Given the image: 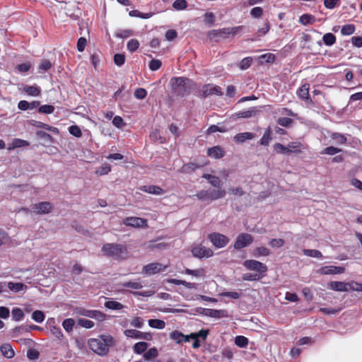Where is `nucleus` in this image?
<instances>
[{
	"label": "nucleus",
	"instance_id": "f257e3e1",
	"mask_svg": "<svg viewBox=\"0 0 362 362\" xmlns=\"http://www.w3.org/2000/svg\"><path fill=\"white\" fill-rule=\"evenodd\" d=\"M112 338L103 337L101 339H90L88 341L89 348L100 356H105L109 351V346L112 344Z\"/></svg>",
	"mask_w": 362,
	"mask_h": 362
},
{
	"label": "nucleus",
	"instance_id": "f03ea898",
	"mask_svg": "<svg viewBox=\"0 0 362 362\" xmlns=\"http://www.w3.org/2000/svg\"><path fill=\"white\" fill-rule=\"evenodd\" d=\"M189 80L184 77H173L170 80L172 89L175 93L182 96L187 90Z\"/></svg>",
	"mask_w": 362,
	"mask_h": 362
},
{
	"label": "nucleus",
	"instance_id": "7ed1b4c3",
	"mask_svg": "<svg viewBox=\"0 0 362 362\" xmlns=\"http://www.w3.org/2000/svg\"><path fill=\"white\" fill-rule=\"evenodd\" d=\"M102 250L106 255L116 258H121L126 253V247L119 244H105Z\"/></svg>",
	"mask_w": 362,
	"mask_h": 362
},
{
	"label": "nucleus",
	"instance_id": "20e7f679",
	"mask_svg": "<svg viewBox=\"0 0 362 362\" xmlns=\"http://www.w3.org/2000/svg\"><path fill=\"white\" fill-rule=\"evenodd\" d=\"M226 195L225 190L218 189H209V190H202L199 192L196 197L202 201L211 200L214 201L216 199H221L224 197Z\"/></svg>",
	"mask_w": 362,
	"mask_h": 362
},
{
	"label": "nucleus",
	"instance_id": "39448f33",
	"mask_svg": "<svg viewBox=\"0 0 362 362\" xmlns=\"http://www.w3.org/2000/svg\"><path fill=\"white\" fill-rule=\"evenodd\" d=\"M208 238L213 245L217 248H222L229 243V238L219 233H213L208 235Z\"/></svg>",
	"mask_w": 362,
	"mask_h": 362
},
{
	"label": "nucleus",
	"instance_id": "423d86ee",
	"mask_svg": "<svg viewBox=\"0 0 362 362\" xmlns=\"http://www.w3.org/2000/svg\"><path fill=\"white\" fill-rule=\"evenodd\" d=\"M243 266L248 270H252L259 272L260 275L261 274H264L267 271V267L264 264L255 259L245 260L243 262Z\"/></svg>",
	"mask_w": 362,
	"mask_h": 362
},
{
	"label": "nucleus",
	"instance_id": "0eeeda50",
	"mask_svg": "<svg viewBox=\"0 0 362 362\" xmlns=\"http://www.w3.org/2000/svg\"><path fill=\"white\" fill-rule=\"evenodd\" d=\"M221 88L217 86L204 85L198 91V95L206 98L212 95H222Z\"/></svg>",
	"mask_w": 362,
	"mask_h": 362
},
{
	"label": "nucleus",
	"instance_id": "6e6552de",
	"mask_svg": "<svg viewBox=\"0 0 362 362\" xmlns=\"http://www.w3.org/2000/svg\"><path fill=\"white\" fill-rule=\"evenodd\" d=\"M253 242V237L248 233H240L236 238L234 243V247L236 250L247 247Z\"/></svg>",
	"mask_w": 362,
	"mask_h": 362
},
{
	"label": "nucleus",
	"instance_id": "1a4fd4ad",
	"mask_svg": "<svg viewBox=\"0 0 362 362\" xmlns=\"http://www.w3.org/2000/svg\"><path fill=\"white\" fill-rule=\"evenodd\" d=\"M167 266H164L158 262H153L145 265L143 267V272L148 276H151L158 274L161 272H164Z\"/></svg>",
	"mask_w": 362,
	"mask_h": 362
},
{
	"label": "nucleus",
	"instance_id": "9d476101",
	"mask_svg": "<svg viewBox=\"0 0 362 362\" xmlns=\"http://www.w3.org/2000/svg\"><path fill=\"white\" fill-rule=\"evenodd\" d=\"M31 208L37 214H47L52 211L53 206L49 202H42L33 204Z\"/></svg>",
	"mask_w": 362,
	"mask_h": 362
},
{
	"label": "nucleus",
	"instance_id": "9b49d317",
	"mask_svg": "<svg viewBox=\"0 0 362 362\" xmlns=\"http://www.w3.org/2000/svg\"><path fill=\"white\" fill-rule=\"evenodd\" d=\"M192 253L194 257L198 258L210 257L214 255L211 249L202 245H197L192 249Z\"/></svg>",
	"mask_w": 362,
	"mask_h": 362
},
{
	"label": "nucleus",
	"instance_id": "f8f14e48",
	"mask_svg": "<svg viewBox=\"0 0 362 362\" xmlns=\"http://www.w3.org/2000/svg\"><path fill=\"white\" fill-rule=\"evenodd\" d=\"M124 334L127 337L135 339H142L150 341L152 339V335L148 332H141L136 329H127L124 331Z\"/></svg>",
	"mask_w": 362,
	"mask_h": 362
},
{
	"label": "nucleus",
	"instance_id": "ddd939ff",
	"mask_svg": "<svg viewBox=\"0 0 362 362\" xmlns=\"http://www.w3.org/2000/svg\"><path fill=\"white\" fill-rule=\"evenodd\" d=\"M345 269L342 267L325 266L319 269L317 272L321 275L342 274Z\"/></svg>",
	"mask_w": 362,
	"mask_h": 362
},
{
	"label": "nucleus",
	"instance_id": "4468645a",
	"mask_svg": "<svg viewBox=\"0 0 362 362\" xmlns=\"http://www.w3.org/2000/svg\"><path fill=\"white\" fill-rule=\"evenodd\" d=\"M123 223L126 226L136 228L145 227L147 226V221L139 217H127L124 220Z\"/></svg>",
	"mask_w": 362,
	"mask_h": 362
},
{
	"label": "nucleus",
	"instance_id": "2eb2a0df",
	"mask_svg": "<svg viewBox=\"0 0 362 362\" xmlns=\"http://www.w3.org/2000/svg\"><path fill=\"white\" fill-rule=\"evenodd\" d=\"M309 88H310L309 84L304 83L297 90V95L299 98L306 101L308 103L313 104V100L310 98Z\"/></svg>",
	"mask_w": 362,
	"mask_h": 362
},
{
	"label": "nucleus",
	"instance_id": "dca6fc26",
	"mask_svg": "<svg viewBox=\"0 0 362 362\" xmlns=\"http://www.w3.org/2000/svg\"><path fill=\"white\" fill-rule=\"evenodd\" d=\"M229 35V28H224L219 30H212L209 32L208 36L210 39L218 37L226 38Z\"/></svg>",
	"mask_w": 362,
	"mask_h": 362
},
{
	"label": "nucleus",
	"instance_id": "f3484780",
	"mask_svg": "<svg viewBox=\"0 0 362 362\" xmlns=\"http://www.w3.org/2000/svg\"><path fill=\"white\" fill-rule=\"evenodd\" d=\"M349 283L342 281H330L328 284L329 288L336 291H348Z\"/></svg>",
	"mask_w": 362,
	"mask_h": 362
},
{
	"label": "nucleus",
	"instance_id": "a211bd4d",
	"mask_svg": "<svg viewBox=\"0 0 362 362\" xmlns=\"http://www.w3.org/2000/svg\"><path fill=\"white\" fill-rule=\"evenodd\" d=\"M255 137V134L251 132H244V133H239L237 134L234 138L233 140L237 144H242L245 142L246 140H252Z\"/></svg>",
	"mask_w": 362,
	"mask_h": 362
},
{
	"label": "nucleus",
	"instance_id": "6ab92c4d",
	"mask_svg": "<svg viewBox=\"0 0 362 362\" xmlns=\"http://www.w3.org/2000/svg\"><path fill=\"white\" fill-rule=\"evenodd\" d=\"M140 189L141 191L152 194L160 195L164 193L163 190L160 187L156 185H145L142 186Z\"/></svg>",
	"mask_w": 362,
	"mask_h": 362
},
{
	"label": "nucleus",
	"instance_id": "aec40b11",
	"mask_svg": "<svg viewBox=\"0 0 362 362\" xmlns=\"http://www.w3.org/2000/svg\"><path fill=\"white\" fill-rule=\"evenodd\" d=\"M0 351L3 356L7 358H12L15 352L10 344H4L0 346Z\"/></svg>",
	"mask_w": 362,
	"mask_h": 362
},
{
	"label": "nucleus",
	"instance_id": "412c9836",
	"mask_svg": "<svg viewBox=\"0 0 362 362\" xmlns=\"http://www.w3.org/2000/svg\"><path fill=\"white\" fill-rule=\"evenodd\" d=\"M208 156L214 158H221L224 156L223 150L219 146H214L208 149Z\"/></svg>",
	"mask_w": 362,
	"mask_h": 362
},
{
	"label": "nucleus",
	"instance_id": "4be33fe9",
	"mask_svg": "<svg viewBox=\"0 0 362 362\" xmlns=\"http://www.w3.org/2000/svg\"><path fill=\"white\" fill-rule=\"evenodd\" d=\"M206 316L215 318H222L228 316V313L225 310H214L210 309L209 311H206Z\"/></svg>",
	"mask_w": 362,
	"mask_h": 362
},
{
	"label": "nucleus",
	"instance_id": "5701e85b",
	"mask_svg": "<svg viewBox=\"0 0 362 362\" xmlns=\"http://www.w3.org/2000/svg\"><path fill=\"white\" fill-rule=\"evenodd\" d=\"M270 253V250L264 246L257 247L252 252V255L255 257L269 256Z\"/></svg>",
	"mask_w": 362,
	"mask_h": 362
},
{
	"label": "nucleus",
	"instance_id": "b1692460",
	"mask_svg": "<svg viewBox=\"0 0 362 362\" xmlns=\"http://www.w3.org/2000/svg\"><path fill=\"white\" fill-rule=\"evenodd\" d=\"M23 91L28 95L32 96H38L40 94V89L35 86L25 85L23 88Z\"/></svg>",
	"mask_w": 362,
	"mask_h": 362
},
{
	"label": "nucleus",
	"instance_id": "393cba45",
	"mask_svg": "<svg viewBox=\"0 0 362 362\" xmlns=\"http://www.w3.org/2000/svg\"><path fill=\"white\" fill-rule=\"evenodd\" d=\"M258 110L255 107H252L247 110L239 112L237 116L239 118H250L255 116Z\"/></svg>",
	"mask_w": 362,
	"mask_h": 362
},
{
	"label": "nucleus",
	"instance_id": "a878e982",
	"mask_svg": "<svg viewBox=\"0 0 362 362\" xmlns=\"http://www.w3.org/2000/svg\"><path fill=\"white\" fill-rule=\"evenodd\" d=\"M148 325L156 329H163L165 326V322L163 320L158 319H151L148 321Z\"/></svg>",
	"mask_w": 362,
	"mask_h": 362
},
{
	"label": "nucleus",
	"instance_id": "bb28decb",
	"mask_svg": "<svg viewBox=\"0 0 362 362\" xmlns=\"http://www.w3.org/2000/svg\"><path fill=\"white\" fill-rule=\"evenodd\" d=\"M315 21V18L310 14H303L300 17L299 22L304 25L308 24H313Z\"/></svg>",
	"mask_w": 362,
	"mask_h": 362
},
{
	"label": "nucleus",
	"instance_id": "cd10ccee",
	"mask_svg": "<svg viewBox=\"0 0 362 362\" xmlns=\"http://www.w3.org/2000/svg\"><path fill=\"white\" fill-rule=\"evenodd\" d=\"M271 134H272L271 128L268 127L265 130V132L263 134V136L260 139L261 145H262V146H268L269 145L270 141L272 140Z\"/></svg>",
	"mask_w": 362,
	"mask_h": 362
},
{
	"label": "nucleus",
	"instance_id": "c85d7f7f",
	"mask_svg": "<svg viewBox=\"0 0 362 362\" xmlns=\"http://www.w3.org/2000/svg\"><path fill=\"white\" fill-rule=\"evenodd\" d=\"M105 306L110 310H122L124 308V305L115 300H108L105 303Z\"/></svg>",
	"mask_w": 362,
	"mask_h": 362
},
{
	"label": "nucleus",
	"instance_id": "c756f323",
	"mask_svg": "<svg viewBox=\"0 0 362 362\" xmlns=\"http://www.w3.org/2000/svg\"><path fill=\"white\" fill-rule=\"evenodd\" d=\"M7 286L11 291H14L16 293H18V292L22 291L24 288L27 287L23 283H13V282L8 283Z\"/></svg>",
	"mask_w": 362,
	"mask_h": 362
},
{
	"label": "nucleus",
	"instance_id": "7c9ffc66",
	"mask_svg": "<svg viewBox=\"0 0 362 362\" xmlns=\"http://www.w3.org/2000/svg\"><path fill=\"white\" fill-rule=\"evenodd\" d=\"M147 348L148 344L144 341L136 343L133 347L134 352L139 354H141L143 352H144Z\"/></svg>",
	"mask_w": 362,
	"mask_h": 362
},
{
	"label": "nucleus",
	"instance_id": "2f4dec72",
	"mask_svg": "<svg viewBox=\"0 0 362 362\" xmlns=\"http://www.w3.org/2000/svg\"><path fill=\"white\" fill-rule=\"evenodd\" d=\"M324 43L327 46L334 45L336 42V37L332 33H326L322 37Z\"/></svg>",
	"mask_w": 362,
	"mask_h": 362
},
{
	"label": "nucleus",
	"instance_id": "473e14b6",
	"mask_svg": "<svg viewBox=\"0 0 362 362\" xmlns=\"http://www.w3.org/2000/svg\"><path fill=\"white\" fill-rule=\"evenodd\" d=\"M303 252L305 255L312 257L320 258L322 257V255L320 251L317 250L313 249H304Z\"/></svg>",
	"mask_w": 362,
	"mask_h": 362
},
{
	"label": "nucleus",
	"instance_id": "72a5a7b5",
	"mask_svg": "<svg viewBox=\"0 0 362 362\" xmlns=\"http://www.w3.org/2000/svg\"><path fill=\"white\" fill-rule=\"evenodd\" d=\"M36 135L38 138L43 139L47 143H52L54 141L52 136L44 131H37Z\"/></svg>",
	"mask_w": 362,
	"mask_h": 362
},
{
	"label": "nucleus",
	"instance_id": "f704fd0d",
	"mask_svg": "<svg viewBox=\"0 0 362 362\" xmlns=\"http://www.w3.org/2000/svg\"><path fill=\"white\" fill-rule=\"evenodd\" d=\"M274 148L277 153L286 154L292 152V150L289 149V148L285 147L279 143L274 144Z\"/></svg>",
	"mask_w": 362,
	"mask_h": 362
},
{
	"label": "nucleus",
	"instance_id": "c9c22d12",
	"mask_svg": "<svg viewBox=\"0 0 362 362\" xmlns=\"http://www.w3.org/2000/svg\"><path fill=\"white\" fill-rule=\"evenodd\" d=\"M198 168H199V165H198L197 164L194 163H189L182 166V171L185 173H190L194 171Z\"/></svg>",
	"mask_w": 362,
	"mask_h": 362
},
{
	"label": "nucleus",
	"instance_id": "e433bc0d",
	"mask_svg": "<svg viewBox=\"0 0 362 362\" xmlns=\"http://www.w3.org/2000/svg\"><path fill=\"white\" fill-rule=\"evenodd\" d=\"M235 344L241 348L247 346L248 344V339L244 336H237L235 338Z\"/></svg>",
	"mask_w": 362,
	"mask_h": 362
},
{
	"label": "nucleus",
	"instance_id": "4c0bfd02",
	"mask_svg": "<svg viewBox=\"0 0 362 362\" xmlns=\"http://www.w3.org/2000/svg\"><path fill=\"white\" fill-rule=\"evenodd\" d=\"M184 337L185 334L177 330L173 331L170 334V339L175 340L177 344H180L183 341Z\"/></svg>",
	"mask_w": 362,
	"mask_h": 362
},
{
	"label": "nucleus",
	"instance_id": "58836bf2",
	"mask_svg": "<svg viewBox=\"0 0 362 362\" xmlns=\"http://www.w3.org/2000/svg\"><path fill=\"white\" fill-rule=\"evenodd\" d=\"M263 276L259 274L246 273L243 276L244 281H259Z\"/></svg>",
	"mask_w": 362,
	"mask_h": 362
},
{
	"label": "nucleus",
	"instance_id": "ea45409f",
	"mask_svg": "<svg viewBox=\"0 0 362 362\" xmlns=\"http://www.w3.org/2000/svg\"><path fill=\"white\" fill-rule=\"evenodd\" d=\"M355 26L353 24L345 25L341 28V33L343 35H349L354 33Z\"/></svg>",
	"mask_w": 362,
	"mask_h": 362
},
{
	"label": "nucleus",
	"instance_id": "a19ab883",
	"mask_svg": "<svg viewBox=\"0 0 362 362\" xmlns=\"http://www.w3.org/2000/svg\"><path fill=\"white\" fill-rule=\"evenodd\" d=\"M75 322L72 318H67L63 321L62 326L64 329L69 332L73 329Z\"/></svg>",
	"mask_w": 362,
	"mask_h": 362
},
{
	"label": "nucleus",
	"instance_id": "79ce46f5",
	"mask_svg": "<svg viewBox=\"0 0 362 362\" xmlns=\"http://www.w3.org/2000/svg\"><path fill=\"white\" fill-rule=\"evenodd\" d=\"M285 243L282 238H273L269 242V245L273 248L281 247Z\"/></svg>",
	"mask_w": 362,
	"mask_h": 362
},
{
	"label": "nucleus",
	"instance_id": "37998d69",
	"mask_svg": "<svg viewBox=\"0 0 362 362\" xmlns=\"http://www.w3.org/2000/svg\"><path fill=\"white\" fill-rule=\"evenodd\" d=\"M209 329H201L198 332L196 333H191V338L192 339H198V337H200L203 339H206L209 334Z\"/></svg>",
	"mask_w": 362,
	"mask_h": 362
},
{
	"label": "nucleus",
	"instance_id": "c03bdc74",
	"mask_svg": "<svg viewBox=\"0 0 362 362\" xmlns=\"http://www.w3.org/2000/svg\"><path fill=\"white\" fill-rule=\"evenodd\" d=\"M187 6L186 0H175L173 4V7L175 10H183L187 8Z\"/></svg>",
	"mask_w": 362,
	"mask_h": 362
},
{
	"label": "nucleus",
	"instance_id": "a18cd8bd",
	"mask_svg": "<svg viewBox=\"0 0 362 362\" xmlns=\"http://www.w3.org/2000/svg\"><path fill=\"white\" fill-rule=\"evenodd\" d=\"M12 148H19L23 146H28L29 142L21 139H14L12 141Z\"/></svg>",
	"mask_w": 362,
	"mask_h": 362
},
{
	"label": "nucleus",
	"instance_id": "49530a36",
	"mask_svg": "<svg viewBox=\"0 0 362 362\" xmlns=\"http://www.w3.org/2000/svg\"><path fill=\"white\" fill-rule=\"evenodd\" d=\"M24 316V313L21 308H16L12 310V317L16 321L21 320Z\"/></svg>",
	"mask_w": 362,
	"mask_h": 362
},
{
	"label": "nucleus",
	"instance_id": "de8ad7c7",
	"mask_svg": "<svg viewBox=\"0 0 362 362\" xmlns=\"http://www.w3.org/2000/svg\"><path fill=\"white\" fill-rule=\"evenodd\" d=\"M252 62V57H245L241 60V62L240 63V68L242 70H245L251 66Z\"/></svg>",
	"mask_w": 362,
	"mask_h": 362
},
{
	"label": "nucleus",
	"instance_id": "09e8293b",
	"mask_svg": "<svg viewBox=\"0 0 362 362\" xmlns=\"http://www.w3.org/2000/svg\"><path fill=\"white\" fill-rule=\"evenodd\" d=\"M139 46V42L136 39H132L127 43V49L131 52L136 51Z\"/></svg>",
	"mask_w": 362,
	"mask_h": 362
},
{
	"label": "nucleus",
	"instance_id": "8fccbe9b",
	"mask_svg": "<svg viewBox=\"0 0 362 362\" xmlns=\"http://www.w3.org/2000/svg\"><path fill=\"white\" fill-rule=\"evenodd\" d=\"M32 318L37 322L40 323L45 320V315L40 310H35L32 314Z\"/></svg>",
	"mask_w": 362,
	"mask_h": 362
},
{
	"label": "nucleus",
	"instance_id": "3c124183",
	"mask_svg": "<svg viewBox=\"0 0 362 362\" xmlns=\"http://www.w3.org/2000/svg\"><path fill=\"white\" fill-rule=\"evenodd\" d=\"M54 107L51 105H44L39 107L38 111L40 113L51 114L54 112Z\"/></svg>",
	"mask_w": 362,
	"mask_h": 362
},
{
	"label": "nucleus",
	"instance_id": "603ef678",
	"mask_svg": "<svg viewBox=\"0 0 362 362\" xmlns=\"http://www.w3.org/2000/svg\"><path fill=\"white\" fill-rule=\"evenodd\" d=\"M91 318H94L98 321H103L105 320L106 315L105 313L98 311V310H93L91 313Z\"/></svg>",
	"mask_w": 362,
	"mask_h": 362
},
{
	"label": "nucleus",
	"instance_id": "864d4df0",
	"mask_svg": "<svg viewBox=\"0 0 362 362\" xmlns=\"http://www.w3.org/2000/svg\"><path fill=\"white\" fill-rule=\"evenodd\" d=\"M158 356V351L156 348H151L148 350L144 355L146 360H150L152 358H156Z\"/></svg>",
	"mask_w": 362,
	"mask_h": 362
},
{
	"label": "nucleus",
	"instance_id": "5fc2aeb1",
	"mask_svg": "<svg viewBox=\"0 0 362 362\" xmlns=\"http://www.w3.org/2000/svg\"><path fill=\"white\" fill-rule=\"evenodd\" d=\"M185 274H189V275H192L194 276H201L204 275V271L203 269H195V270L186 269Z\"/></svg>",
	"mask_w": 362,
	"mask_h": 362
},
{
	"label": "nucleus",
	"instance_id": "6e6d98bb",
	"mask_svg": "<svg viewBox=\"0 0 362 362\" xmlns=\"http://www.w3.org/2000/svg\"><path fill=\"white\" fill-rule=\"evenodd\" d=\"M78 325L85 328H92L94 326V322L87 319H79Z\"/></svg>",
	"mask_w": 362,
	"mask_h": 362
},
{
	"label": "nucleus",
	"instance_id": "4d7b16f0",
	"mask_svg": "<svg viewBox=\"0 0 362 362\" xmlns=\"http://www.w3.org/2000/svg\"><path fill=\"white\" fill-rule=\"evenodd\" d=\"M162 65L159 59H152L149 63V69L151 71H156L160 68Z\"/></svg>",
	"mask_w": 362,
	"mask_h": 362
},
{
	"label": "nucleus",
	"instance_id": "13d9d810",
	"mask_svg": "<svg viewBox=\"0 0 362 362\" xmlns=\"http://www.w3.org/2000/svg\"><path fill=\"white\" fill-rule=\"evenodd\" d=\"M125 62V57L122 54H116L114 56V62L117 66H122L124 64Z\"/></svg>",
	"mask_w": 362,
	"mask_h": 362
},
{
	"label": "nucleus",
	"instance_id": "bf43d9fd",
	"mask_svg": "<svg viewBox=\"0 0 362 362\" xmlns=\"http://www.w3.org/2000/svg\"><path fill=\"white\" fill-rule=\"evenodd\" d=\"M341 151V149H340V148H336L334 146H329V147L325 148L323 150L322 153L328 154V155H334Z\"/></svg>",
	"mask_w": 362,
	"mask_h": 362
},
{
	"label": "nucleus",
	"instance_id": "052dcab7",
	"mask_svg": "<svg viewBox=\"0 0 362 362\" xmlns=\"http://www.w3.org/2000/svg\"><path fill=\"white\" fill-rule=\"evenodd\" d=\"M69 132L76 137H80L82 135L81 129L76 125H72L69 127Z\"/></svg>",
	"mask_w": 362,
	"mask_h": 362
},
{
	"label": "nucleus",
	"instance_id": "680f3d73",
	"mask_svg": "<svg viewBox=\"0 0 362 362\" xmlns=\"http://www.w3.org/2000/svg\"><path fill=\"white\" fill-rule=\"evenodd\" d=\"M147 95V92L146 90L144 89V88H137L135 92H134V96L137 98V99H144L146 98Z\"/></svg>",
	"mask_w": 362,
	"mask_h": 362
},
{
	"label": "nucleus",
	"instance_id": "e2e57ef3",
	"mask_svg": "<svg viewBox=\"0 0 362 362\" xmlns=\"http://www.w3.org/2000/svg\"><path fill=\"white\" fill-rule=\"evenodd\" d=\"M332 138L337 141L338 144H345L346 142V138L339 133H334L332 136Z\"/></svg>",
	"mask_w": 362,
	"mask_h": 362
},
{
	"label": "nucleus",
	"instance_id": "0e129e2a",
	"mask_svg": "<svg viewBox=\"0 0 362 362\" xmlns=\"http://www.w3.org/2000/svg\"><path fill=\"white\" fill-rule=\"evenodd\" d=\"M349 290L362 291V284L356 281H351L349 282Z\"/></svg>",
	"mask_w": 362,
	"mask_h": 362
},
{
	"label": "nucleus",
	"instance_id": "69168bd1",
	"mask_svg": "<svg viewBox=\"0 0 362 362\" xmlns=\"http://www.w3.org/2000/svg\"><path fill=\"white\" fill-rule=\"evenodd\" d=\"M209 182L212 186L217 187L218 189H221L222 185V182L221 179L215 175H213V177H211V180L209 181Z\"/></svg>",
	"mask_w": 362,
	"mask_h": 362
},
{
	"label": "nucleus",
	"instance_id": "338daca9",
	"mask_svg": "<svg viewBox=\"0 0 362 362\" xmlns=\"http://www.w3.org/2000/svg\"><path fill=\"white\" fill-rule=\"evenodd\" d=\"M143 325L144 320L139 317H134L131 321V325L137 328L142 327Z\"/></svg>",
	"mask_w": 362,
	"mask_h": 362
},
{
	"label": "nucleus",
	"instance_id": "774afa93",
	"mask_svg": "<svg viewBox=\"0 0 362 362\" xmlns=\"http://www.w3.org/2000/svg\"><path fill=\"white\" fill-rule=\"evenodd\" d=\"M52 67L51 62L47 59H44L42 61L40 65V70L42 71H46L49 70Z\"/></svg>",
	"mask_w": 362,
	"mask_h": 362
}]
</instances>
